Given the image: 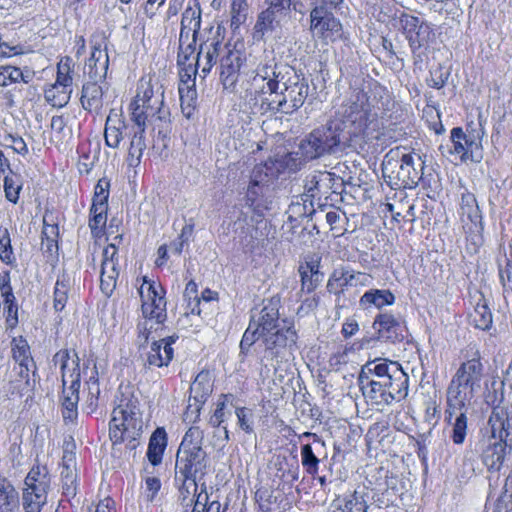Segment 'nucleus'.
Returning <instances> with one entry per match:
<instances>
[{
    "mask_svg": "<svg viewBox=\"0 0 512 512\" xmlns=\"http://www.w3.org/2000/svg\"><path fill=\"white\" fill-rule=\"evenodd\" d=\"M395 301V296L389 290H369L365 292L360 298V305L368 307L374 305L377 308H382L386 305H392Z\"/></svg>",
    "mask_w": 512,
    "mask_h": 512,
    "instance_id": "obj_39",
    "label": "nucleus"
},
{
    "mask_svg": "<svg viewBox=\"0 0 512 512\" xmlns=\"http://www.w3.org/2000/svg\"><path fill=\"white\" fill-rule=\"evenodd\" d=\"M488 423L491 433L512 444V405L507 408H494Z\"/></svg>",
    "mask_w": 512,
    "mask_h": 512,
    "instance_id": "obj_24",
    "label": "nucleus"
},
{
    "mask_svg": "<svg viewBox=\"0 0 512 512\" xmlns=\"http://www.w3.org/2000/svg\"><path fill=\"white\" fill-rule=\"evenodd\" d=\"M167 446V435L164 428H157L150 437L147 458L156 466L161 463L164 450Z\"/></svg>",
    "mask_w": 512,
    "mask_h": 512,
    "instance_id": "obj_34",
    "label": "nucleus"
},
{
    "mask_svg": "<svg viewBox=\"0 0 512 512\" xmlns=\"http://www.w3.org/2000/svg\"><path fill=\"white\" fill-rule=\"evenodd\" d=\"M449 75L450 73L448 70L438 66L437 68L430 71V79L428 80V84L433 88L440 89L446 84Z\"/></svg>",
    "mask_w": 512,
    "mask_h": 512,
    "instance_id": "obj_61",
    "label": "nucleus"
},
{
    "mask_svg": "<svg viewBox=\"0 0 512 512\" xmlns=\"http://www.w3.org/2000/svg\"><path fill=\"white\" fill-rule=\"evenodd\" d=\"M400 23L412 52L427 47L435 39L432 26L416 16L405 14Z\"/></svg>",
    "mask_w": 512,
    "mask_h": 512,
    "instance_id": "obj_15",
    "label": "nucleus"
},
{
    "mask_svg": "<svg viewBox=\"0 0 512 512\" xmlns=\"http://www.w3.org/2000/svg\"><path fill=\"white\" fill-rule=\"evenodd\" d=\"M358 384L367 402L385 407L407 396L409 376L398 362L379 359L362 367Z\"/></svg>",
    "mask_w": 512,
    "mask_h": 512,
    "instance_id": "obj_1",
    "label": "nucleus"
},
{
    "mask_svg": "<svg viewBox=\"0 0 512 512\" xmlns=\"http://www.w3.org/2000/svg\"><path fill=\"white\" fill-rule=\"evenodd\" d=\"M290 68L287 65H277L274 59H270L265 63H260L256 69V74L253 76L254 88H259L263 81L267 80V85L275 80H279L282 73L287 72L285 69ZM273 91V89H269Z\"/></svg>",
    "mask_w": 512,
    "mask_h": 512,
    "instance_id": "obj_29",
    "label": "nucleus"
},
{
    "mask_svg": "<svg viewBox=\"0 0 512 512\" xmlns=\"http://www.w3.org/2000/svg\"><path fill=\"white\" fill-rule=\"evenodd\" d=\"M290 6L275 7L273 5H267V8L262 11L255 25L257 32H261L263 35L268 32H272L280 27L281 20L288 15Z\"/></svg>",
    "mask_w": 512,
    "mask_h": 512,
    "instance_id": "obj_26",
    "label": "nucleus"
},
{
    "mask_svg": "<svg viewBox=\"0 0 512 512\" xmlns=\"http://www.w3.org/2000/svg\"><path fill=\"white\" fill-rule=\"evenodd\" d=\"M258 339V330L255 327H252V324L249 323L248 328L243 334L242 340L240 342L241 351H247Z\"/></svg>",
    "mask_w": 512,
    "mask_h": 512,
    "instance_id": "obj_64",
    "label": "nucleus"
},
{
    "mask_svg": "<svg viewBox=\"0 0 512 512\" xmlns=\"http://www.w3.org/2000/svg\"><path fill=\"white\" fill-rule=\"evenodd\" d=\"M483 377L484 365L480 352L475 350L470 359L460 364L447 387V413L450 417L471 404L481 390Z\"/></svg>",
    "mask_w": 512,
    "mask_h": 512,
    "instance_id": "obj_2",
    "label": "nucleus"
},
{
    "mask_svg": "<svg viewBox=\"0 0 512 512\" xmlns=\"http://www.w3.org/2000/svg\"><path fill=\"white\" fill-rule=\"evenodd\" d=\"M184 298L188 301V309L190 313L200 315V299L198 296L197 284L193 280L186 284Z\"/></svg>",
    "mask_w": 512,
    "mask_h": 512,
    "instance_id": "obj_56",
    "label": "nucleus"
},
{
    "mask_svg": "<svg viewBox=\"0 0 512 512\" xmlns=\"http://www.w3.org/2000/svg\"><path fill=\"white\" fill-rule=\"evenodd\" d=\"M503 385V382L498 381L496 378H493L490 384H486V389L484 391V401L493 409L500 408L499 404L503 400Z\"/></svg>",
    "mask_w": 512,
    "mask_h": 512,
    "instance_id": "obj_50",
    "label": "nucleus"
},
{
    "mask_svg": "<svg viewBox=\"0 0 512 512\" xmlns=\"http://www.w3.org/2000/svg\"><path fill=\"white\" fill-rule=\"evenodd\" d=\"M278 90L279 89H273V91L268 90L267 80L263 81V84H260V87L256 89L253 86V79H251L249 87L247 88V92L251 96H254L256 101L259 98L261 105L267 104L268 107L273 109L275 104L270 99H274V94L278 93Z\"/></svg>",
    "mask_w": 512,
    "mask_h": 512,
    "instance_id": "obj_52",
    "label": "nucleus"
},
{
    "mask_svg": "<svg viewBox=\"0 0 512 512\" xmlns=\"http://www.w3.org/2000/svg\"><path fill=\"white\" fill-rule=\"evenodd\" d=\"M46 501V494L28 488L23 489L22 505L25 512H40Z\"/></svg>",
    "mask_w": 512,
    "mask_h": 512,
    "instance_id": "obj_46",
    "label": "nucleus"
},
{
    "mask_svg": "<svg viewBox=\"0 0 512 512\" xmlns=\"http://www.w3.org/2000/svg\"><path fill=\"white\" fill-rule=\"evenodd\" d=\"M278 300L270 299L259 311H252L250 323L258 330L266 349L292 346L296 343L297 333L292 323L279 321Z\"/></svg>",
    "mask_w": 512,
    "mask_h": 512,
    "instance_id": "obj_4",
    "label": "nucleus"
},
{
    "mask_svg": "<svg viewBox=\"0 0 512 512\" xmlns=\"http://www.w3.org/2000/svg\"><path fill=\"white\" fill-rule=\"evenodd\" d=\"M373 277L367 273L355 271L349 267L341 266L333 270L327 281V291L336 296L338 304L344 292L350 287L370 286Z\"/></svg>",
    "mask_w": 512,
    "mask_h": 512,
    "instance_id": "obj_9",
    "label": "nucleus"
},
{
    "mask_svg": "<svg viewBox=\"0 0 512 512\" xmlns=\"http://www.w3.org/2000/svg\"><path fill=\"white\" fill-rule=\"evenodd\" d=\"M100 287L104 294L110 295L116 287L119 276L118 251L114 244H109L102 253Z\"/></svg>",
    "mask_w": 512,
    "mask_h": 512,
    "instance_id": "obj_19",
    "label": "nucleus"
},
{
    "mask_svg": "<svg viewBox=\"0 0 512 512\" xmlns=\"http://www.w3.org/2000/svg\"><path fill=\"white\" fill-rule=\"evenodd\" d=\"M301 463L309 475L314 476L319 469V458L314 454L310 444L301 447Z\"/></svg>",
    "mask_w": 512,
    "mask_h": 512,
    "instance_id": "obj_54",
    "label": "nucleus"
},
{
    "mask_svg": "<svg viewBox=\"0 0 512 512\" xmlns=\"http://www.w3.org/2000/svg\"><path fill=\"white\" fill-rule=\"evenodd\" d=\"M79 399L76 396L62 397V415L65 420H74L77 416V404Z\"/></svg>",
    "mask_w": 512,
    "mask_h": 512,
    "instance_id": "obj_62",
    "label": "nucleus"
},
{
    "mask_svg": "<svg viewBox=\"0 0 512 512\" xmlns=\"http://www.w3.org/2000/svg\"><path fill=\"white\" fill-rule=\"evenodd\" d=\"M336 130H313L299 144V153L305 160L318 158L331 152L340 142Z\"/></svg>",
    "mask_w": 512,
    "mask_h": 512,
    "instance_id": "obj_13",
    "label": "nucleus"
},
{
    "mask_svg": "<svg viewBox=\"0 0 512 512\" xmlns=\"http://www.w3.org/2000/svg\"><path fill=\"white\" fill-rule=\"evenodd\" d=\"M143 429L142 413L136 399L124 398L113 409L109 435L113 444L124 442L125 435H141Z\"/></svg>",
    "mask_w": 512,
    "mask_h": 512,
    "instance_id": "obj_7",
    "label": "nucleus"
},
{
    "mask_svg": "<svg viewBox=\"0 0 512 512\" xmlns=\"http://www.w3.org/2000/svg\"><path fill=\"white\" fill-rule=\"evenodd\" d=\"M245 61L246 55L242 50V46L224 44L219 62L220 80L226 89L234 87Z\"/></svg>",
    "mask_w": 512,
    "mask_h": 512,
    "instance_id": "obj_14",
    "label": "nucleus"
},
{
    "mask_svg": "<svg viewBox=\"0 0 512 512\" xmlns=\"http://www.w3.org/2000/svg\"><path fill=\"white\" fill-rule=\"evenodd\" d=\"M223 46L224 44L215 38L201 43L196 57V68L192 73L196 75L198 69H201L204 78L216 64L217 58L221 57Z\"/></svg>",
    "mask_w": 512,
    "mask_h": 512,
    "instance_id": "obj_22",
    "label": "nucleus"
},
{
    "mask_svg": "<svg viewBox=\"0 0 512 512\" xmlns=\"http://www.w3.org/2000/svg\"><path fill=\"white\" fill-rule=\"evenodd\" d=\"M204 433L199 427H190L180 444L176 459V474L196 478L204 475L208 466L206 452L202 448Z\"/></svg>",
    "mask_w": 512,
    "mask_h": 512,
    "instance_id": "obj_5",
    "label": "nucleus"
},
{
    "mask_svg": "<svg viewBox=\"0 0 512 512\" xmlns=\"http://www.w3.org/2000/svg\"><path fill=\"white\" fill-rule=\"evenodd\" d=\"M179 503L188 512H220L221 504L217 500L209 501V495L205 490L198 492L196 478L183 477V483L179 488Z\"/></svg>",
    "mask_w": 512,
    "mask_h": 512,
    "instance_id": "obj_8",
    "label": "nucleus"
},
{
    "mask_svg": "<svg viewBox=\"0 0 512 512\" xmlns=\"http://www.w3.org/2000/svg\"><path fill=\"white\" fill-rule=\"evenodd\" d=\"M310 29L326 42L344 38L343 26L330 10L315 6L310 13Z\"/></svg>",
    "mask_w": 512,
    "mask_h": 512,
    "instance_id": "obj_11",
    "label": "nucleus"
},
{
    "mask_svg": "<svg viewBox=\"0 0 512 512\" xmlns=\"http://www.w3.org/2000/svg\"><path fill=\"white\" fill-rule=\"evenodd\" d=\"M414 164V157L411 154L402 155L398 176L405 184H417L421 178V175L414 167Z\"/></svg>",
    "mask_w": 512,
    "mask_h": 512,
    "instance_id": "obj_45",
    "label": "nucleus"
},
{
    "mask_svg": "<svg viewBox=\"0 0 512 512\" xmlns=\"http://www.w3.org/2000/svg\"><path fill=\"white\" fill-rule=\"evenodd\" d=\"M164 89L158 82H153L152 78H141L137 86V94L130 106H139L145 104H163Z\"/></svg>",
    "mask_w": 512,
    "mask_h": 512,
    "instance_id": "obj_23",
    "label": "nucleus"
},
{
    "mask_svg": "<svg viewBox=\"0 0 512 512\" xmlns=\"http://www.w3.org/2000/svg\"><path fill=\"white\" fill-rule=\"evenodd\" d=\"M333 506L332 512H367L368 508L364 494L359 491L342 500H335Z\"/></svg>",
    "mask_w": 512,
    "mask_h": 512,
    "instance_id": "obj_36",
    "label": "nucleus"
},
{
    "mask_svg": "<svg viewBox=\"0 0 512 512\" xmlns=\"http://www.w3.org/2000/svg\"><path fill=\"white\" fill-rule=\"evenodd\" d=\"M73 89L51 84L44 92L45 100L53 107H64L70 100Z\"/></svg>",
    "mask_w": 512,
    "mask_h": 512,
    "instance_id": "obj_41",
    "label": "nucleus"
},
{
    "mask_svg": "<svg viewBox=\"0 0 512 512\" xmlns=\"http://www.w3.org/2000/svg\"><path fill=\"white\" fill-rule=\"evenodd\" d=\"M507 447L512 449V444L497 437V435H494L493 433H491V436L487 439L482 440V459L488 469H500L505 459Z\"/></svg>",
    "mask_w": 512,
    "mask_h": 512,
    "instance_id": "obj_20",
    "label": "nucleus"
},
{
    "mask_svg": "<svg viewBox=\"0 0 512 512\" xmlns=\"http://www.w3.org/2000/svg\"><path fill=\"white\" fill-rule=\"evenodd\" d=\"M484 130H451L453 153L462 161L479 162L482 159V139Z\"/></svg>",
    "mask_w": 512,
    "mask_h": 512,
    "instance_id": "obj_12",
    "label": "nucleus"
},
{
    "mask_svg": "<svg viewBox=\"0 0 512 512\" xmlns=\"http://www.w3.org/2000/svg\"><path fill=\"white\" fill-rule=\"evenodd\" d=\"M19 507V494L12 484L0 491V512H15Z\"/></svg>",
    "mask_w": 512,
    "mask_h": 512,
    "instance_id": "obj_49",
    "label": "nucleus"
},
{
    "mask_svg": "<svg viewBox=\"0 0 512 512\" xmlns=\"http://www.w3.org/2000/svg\"><path fill=\"white\" fill-rule=\"evenodd\" d=\"M72 69L73 62L71 58L66 57L64 59H61L60 62L57 64V76L55 84L66 87L68 89H73V78L71 75Z\"/></svg>",
    "mask_w": 512,
    "mask_h": 512,
    "instance_id": "obj_51",
    "label": "nucleus"
},
{
    "mask_svg": "<svg viewBox=\"0 0 512 512\" xmlns=\"http://www.w3.org/2000/svg\"><path fill=\"white\" fill-rule=\"evenodd\" d=\"M373 327L378 332L380 339L394 342L401 336L399 333L401 328L400 322L389 313L378 315L374 320Z\"/></svg>",
    "mask_w": 512,
    "mask_h": 512,
    "instance_id": "obj_28",
    "label": "nucleus"
},
{
    "mask_svg": "<svg viewBox=\"0 0 512 512\" xmlns=\"http://www.w3.org/2000/svg\"><path fill=\"white\" fill-rule=\"evenodd\" d=\"M0 260L7 265L13 264L16 260L9 230L3 227H0Z\"/></svg>",
    "mask_w": 512,
    "mask_h": 512,
    "instance_id": "obj_53",
    "label": "nucleus"
},
{
    "mask_svg": "<svg viewBox=\"0 0 512 512\" xmlns=\"http://www.w3.org/2000/svg\"><path fill=\"white\" fill-rule=\"evenodd\" d=\"M460 210L462 221L466 218L476 229H482V214L474 194L468 191L462 193Z\"/></svg>",
    "mask_w": 512,
    "mask_h": 512,
    "instance_id": "obj_33",
    "label": "nucleus"
},
{
    "mask_svg": "<svg viewBox=\"0 0 512 512\" xmlns=\"http://www.w3.org/2000/svg\"><path fill=\"white\" fill-rule=\"evenodd\" d=\"M138 294L142 303L141 317L137 324L138 343L144 345L150 338H155L153 333L158 337L162 336L159 332L163 330L167 320L166 300L162 287L156 286L146 277L142 278Z\"/></svg>",
    "mask_w": 512,
    "mask_h": 512,
    "instance_id": "obj_3",
    "label": "nucleus"
},
{
    "mask_svg": "<svg viewBox=\"0 0 512 512\" xmlns=\"http://www.w3.org/2000/svg\"><path fill=\"white\" fill-rule=\"evenodd\" d=\"M287 72L281 74L279 80L269 84V89H279L274 94V108L284 113H291L299 109L305 102L309 86L305 78L298 75L293 68H286Z\"/></svg>",
    "mask_w": 512,
    "mask_h": 512,
    "instance_id": "obj_6",
    "label": "nucleus"
},
{
    "mask_svg": "<svg viewBox=\"0 0 512 512\" xmlns=\"http://www.w3.org/2000/svg\"><path fill=\"white\" fill-rule=\"evenodd\" d=\"M51 477L46 465H34L25 478V488L47 495Z\"/></svg>",
    "mask_w": 512,
    "mask_h": 512,
    "instance_id": "obj_30",
    "label": "nucleus"
},
{
    "mask_svg": "<svg viewBox=\"0 0 512 512\" xmlns=\"http://www.w3.org/2000/svg\"><path fill=\"white\" fill-rule=\"evenodd\" d=\"M53 362L60 366L62 372L63 397L73 395L79 399L80 368L77 354L74 351L60 350L54 355Z\"/></svg>",
    "mask_w": 512,
    "mask_h": 512,
    "instance_id": "obj_10",
    "label": "nucleus"
},
{
    "mask_svg": "<svg viewBox=\"0 0 512 512\" xmlns=\"http://www.w3.org/2000/svg\"><path fill=\"white\" fill-rule=\"evenodd\" d=\"M109 188H110V181L108 179H106V178L99 179L95 186L92 204L108 206Z\"/></svg>",
    "mask_w": 512,
    "mask_h": 512,
    "instance_id": "obj_59",
    "label": "nucleus"
},
{
    "mask_svg": "<svg viewBox=\"0 0 512 512\" xmlns=\"http://www.w3.org/2000/svg\"><path fill=\"white\" fill-rule=\"evenodd\" d=\"M12 352L13 358L19 366H24L26 370L28 367H34L30 347L25 339L22 337L14 338L12 341Z\"/></svg>",
    "mask_w": 512,
    "mask_h": 512,
    "instance_id": "obj_43",
    "label": "nucleus"
},
{
    "mask_svg": "<svg viewBox=\"0 0 512 512\" xmlns=\"http://www.w3.org/2000/svg\"><path fill=\"white\" fill-rule=\"evenodd\" d=\"M475 307L471 313L472 324L481 330H489L493 323L492 312L488 306V302L481 292H476L473 296Z\"/></svg>",
    "mask_w": 512,
    "mask_h": 512,
    "instance_id": "obj_27",
    "label": "nucleus"
},
{
    "mask_svg": "<svg viewBox=\"0 0 512 512\" xmlns=\"http://www.w3.org/2000/svg\"><path fill=\"white\" fill-rule=\"evenodd\" d=\"M109 58L101 49H94L85 65V74L92 81H99L106 77Z\"/></svg>",
    "mask_w": 512,
    "mask_h": 512,
    "instance_id": "obj_31",
    "label": "nucleus"
},
{
    "mask_svg": "<svg viewBox=\"0 0 512 512\" xmlns=\"http://www.w3.org/2000/svg\"><path fill=\"white\" fill-rule=\"evenodd\" d=\"M201 26V11L199 8L188 7L182 14L180 42L184 39L188 40L192 36L193 41L196 39Z\"/></svg>",
    "mask_w": 512,
    "mask_h": 512,
    "instance_id": "obj_32",
    "label": "nucleus"
},
{
    "mask_svg": "<svg viewBox=\"0 0 512 512\" xmlns=\"http://www.w3.org/2000/svg\"><path fill=\"white\" fill-rule=\"evenodd\" d=\"M331 181V175L328 172H315L308 175L305 180L304 188L305 191L312 198L316 197L321 191L323 186H327Z\"/></svg>",
    "mask_w": 512,
    "mask_h": 512,
    "instance_id": "obj_47",
    "label": "nucleus"
},
{
    "mask_svg": "<svg viewBox=\"0 0 512 512\" xmlns=\"http://www.w3.org/2000/svg\"><path fill=\"white\" fill-rule=\"evenodd\" d=\"M445 419L452 426L451 438L454 444L461 445L464 443L467 435V416L465 409L457 410L451 417L445 411Z\"/></svg>",
    "mask_w": 512,
    "mask_h": 512,
    "instance_id": "obj_35",
    "label": "nucleus"
},
{
    "mask_svg": "<svg viewBox=\"0 0 512 512\" xmlns=\"http://www.w3.org/2000/svg\"><path fill=\"white\" fill-rule=\"evenodd\" d=\"M71 286L72 280L69 274L63 272L58 276L54 288V308L56 311H62L65 308Z\"/></svg>",
    "mask_w": 512,
    "mask_h": 512,
    "instance_id": "obj_40",
    "label": "nucleus"
},
{
    "mask_svg": "<svg viewBox=\"0 0 512 512\" xmlns=\"http://www.w3.org/2000/svg\"><path fill=\"white\" fill-rule=\"evenodd\" d=\"M21 189L22 184L17 175L11 174L4 178L5 196L10 202L17 203Z\"/></svg>",
    "mask_w": 512,
    "mask_h": 512,
    "instance_id": "obj_57",
    "label": "nucleus"
},
{
    "mask_svg": "<svg viewBox=\"0 0 512 512\" xmlns=\"http://www.w3.org/2000/svg\"><path fill=\"white\" fill-rule=\"evenodd\" d=\"M144 132L145 130H137L132 136L127 158L129 166L136 167L140 164L143 151L146 148Z\"/></svg>",
    "mask_w": 512,
    "mask_h": 512,
    "instance_id": "obj_44",
    "label": "nucleus"
},
{
    "mask_svg": "<svg viewBox=\"0 0 512 512\" xmlns=\"http://www.w3.org/2000/svg\"><path fill=\"white\" fill-rule=\"evenodd\" d=\"M107 210V205L92 204L90 208L91 217L89 220V227L94 236H98L105 227L107 221Z\"/></svg>",
    "mask_w": 512,
    "mask_h": 512,
    "instance_id": "obj_48",
    "label": "nucleus"
},
{
    "mask_svg": "<svg viewBox=\"0 0 512 512\" xmlns=\"http://www.w3.org/2000/svg\"><path fill=\"white\" fill-rule=\"evenodd\" d=\"M173 358V348L166 343L164 346L159 341H154L147 356V364L150 367L167 366Z\"/></svg>",
    "mask_w": 512,
    "mask_h": 512,
    "instance_id": "obj_37",
    "label": "nucleus"
},
{
    "mask_svg": "<svg viewBox=\"0 0 512 512\" xmlns=\"http://www.w3.org/2000/svg\"><path fill=\"white\" fill-rule=\"evenodd\" d=\"M98 81H91L83 85L81 103L86 110H97L102 106V87Z\"/></svg>",
    "mask_w": 512,
    "mask_h": 512,
    "instance_id": "obj_38",
    "label": "nucleus"
},
{
    "mask_svg": "<svg viewBox=\"0 0 512 512\" xmlns=\"http://www.w3.org/2000/svg\"><path fill=\"white\" fill-rule=\"evenodd\" d=\"M0 295L3 299V304H12L16 301L11 285V276L9 271L0 273Z\"/></svg>",
    "mask_w": 512,
    "mask_h": 512,
    "instance_id": "obj_58",
    "label": "nucleus"
},
{
    "mask_svg": "<svg viewBox=\"0 0 512 512\" xmlns=\"http://www.w3.org/2000/svg\"><path fill=\"white\" fill-rule=\"evenodd\" d=\"M60 474L63 493L67 496H74L77 483L76 456L73 451L68 449V446L63 451Z\"/></svg>",
    "mask_w": 512,
    "mask_h": 512,
    "instance_id": "obj_25",
    "label": "nucleus"
},
{
    "mask_svg": "<svg viewBox=\"0 0 512 512\" xmlns=\"http://www.w3.org/2000/svg\"><path fill=\"white\" fill-rule=\"evenodd\" d=\"M248 5L246 0H231V27L237 29L246 21Z\"/></svg>",
    "mask_w": 512,
    "mask_h": 512,
    "instance_id": "obj_55",
    "label": "nucleus"
},
{
    "mask_svg": "<svg viewBox=\"0 0 512 512\" xmlns=\"http://www.w3.org/2000/svg\"><path fill=\"white\" fill-rule=\"evenodd\" d=\"M4 141H5V145L7 147L12 148L15 152H17L19 154L24 155V154H26L28 152V148H27V145H26L25 141L17 133H15V134H12V133L8 134L4 138Z\"/></svg>",
    "mask_w": 512,
    "mask_h": 512,
    "instance_id": "obj_63",
    "label": "nucleus"
},
{
    "mask_svg": "<svg viewBox=\"0 0 512 512\" xmlns=\"http://www.w3.org/2000/svg\"><path fill=\"white\" fill-rule=\"evenodd\" d=\"M213 391V379L209 371L203 370L197 374L190 386L189 403L186 410V418L191 415L199 416L203 404Z\"/></svg>",
    "mask_w": 512,
    "mask_h": 512,
    "instance_id": "obj_17",
    "label": "nucleus"
},
{
    "mask_svg": "<svg viewBox=\"0 0 512 512\" xmlns=\"http://www.w3.org/2000/svg\"><path fill=\"white\" fill-rule=\"evenodd\" d=\"M321 257L316 254H308L305 261L300 264L298 272L301 277V290L307 293L313 292L323 280L320 272Z\"/></svg>",
    "mask_w": 512,
    "mask_h": 512,
    "instance_id": "obj_21",
    "label": "nucleus"
},
{
    "mask_svg": "<svg viewBox=\"0 0 512 512\" xmlns=\"http://www.w3.org/2000/svg\"><path fill=\"white\" fill-rule=\"evenodd\" d=\"M235 414L238 419L239 428L248 434L253 433V413L251 410L246 407H237Z\"/></svg>",
    "mask_w": 512,
    "mask_h": 512,
    "instance_id": "obj_60",
    "label": "nucleus"
},
{
    "mask_svg": "<svg viewBox=\"0 0 512 512\" xmlns=\"http://www.w3.org/2000/svg\"><path fill=\"white\" fill-rule=\"evenodd\" d=\"M367 125V112L363 106L357 102H349L338 108L328 128H363Z\"/></svg>",
    "mask_w": 512,
    "mask_h": 512,
    "instance_id": "obj_18",
    "label": "nucleus"
},
{
    "mask_svg": "<svg viewBox=\"0 0 512 512\" xmlns=\"http://www.w3.org/2000/svg\"><path fill=\"white\" fill-rule=\"evenodd\" d=\"M132 121L139 127L162 128L171 124L169 108L163 104L129 106Z\"/></svg>",
    "mask_w": 512,
    "mask_h": 512,
    "instance_id": "obj_16",
    "label": "nucleus"
},
{
    "mask_svg": "<svg viewBox=\"0 0 512 512\" xmlns=\"http://www.w3.org/2000/svg\"><path fill=\"white\" fill-rule=\"evenodd\" d=\"M32 77L33 75L30 71L23 72L20 68L15 66L7 65L0 67V86L3 87L19 81L28 83Z\"/></svg>",
    "mask_w": 512,
    "mask_h": 512,
    "instance_id": "obj_42",
    "label": "nucleus"
}]
</instances>
